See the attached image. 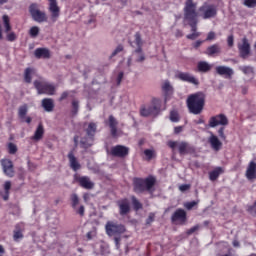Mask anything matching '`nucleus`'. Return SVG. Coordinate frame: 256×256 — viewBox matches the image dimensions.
Returning a JSON list of instances; mask_svg holds the SVG:
<instances>
[{
  "label": "nucleus",
  "mask_w": 256,
  "mask_h": 256,
  "mask_svg": "<svg viewBox=\"0 0 256 256\" xmlns=\"http://www.w3.org/2000/svg\"><path fill=\"white\" fill-rule=\"evenodd\" d=\"M29 111V107L27 104H24L18 108V118L20 119L21 123H31L33 119L30 116H27Z\"/></svg>",
  "instance_id": "nucleus-17"
},
{
  "label": "nucleus",
  "mask_w": 256,
  "mask_h": 256,
  "mask_svg": "<svg viewBox=\"0 0 256 256\" xmlns=\"http://www.w3.org/2000/svg\"><path fill=\"white\" fill-rule=\"evenodd\" d=\"M7 41L13 43V41H17V34L15 32H10L7 34Z\"/></svg>",
  "instance_id": "nucleus-49"
},
{
  "label": "nucleus",
  "mask_w": 256,
  "mask_h": 256,
  "mask_svg": "<svg viewBox=\"0 0 256 256\" xmlns=\"http://www.w3.org/2000/svg\"><path fill=\"white\" fill-rule=\"evenodd\" d=\"M215 37H216L215 32L211 31L208 33L206 41H213V39H215Z\"/></svg>",
  "instance_id": "nucleus-57"
},
{
  "label": "nucleus",
  "mask_w": 256,
  "mask_h": 256,
  "mask_svg": "<svg viewBox=\"0 0 256 256\" xmlns=\"http://www.w3.org/2000/svg\"><path fill=\"white\" fill-rule=\"evenodd\" d=\"M134 38V43L137 46L136 49H143V39H141V33L136 32Z\"/></svg>",
  "instance_id": "nucleus-38"
},
{
  "label": "nucleus",
  "mask_w": 256,
  "mask_h": 256,
  "mask_svg": "<svg viewBox=\"0 0 256 256\" xmlns=\"http://www.w3.org/2000/svg\"><path fill=\"white\" fill-rule=\"evenodd\" d=\"M108 125L110 127V134L114 139H117V137L121 136V131L117 129V127L119 126V121H117V118L115 116H109Z\"/></svg>",
  "instance_id": "nucleus-16"
},
{
  "label": "nucleus",
  "mask_w": 256,
  "mask_h": 256,
  "mask_svg": "<svg viewBox=\"0 0 256 256\" xmlns=\"http://www.w3.org/2000/svg\"><path fill=\"white\" fill-rule=\"evenodd\" d=\"M200 226L199 225H195L192 228H190L189 230H187V235H193V233H195V231H199Z\"/></svg>",
  "instance_id": "nucleus-52"
},
{
  "label": "nucleus",
  "mask_w": 256,
  "mask_h": 256,
  "mask_svg": "<svg viewBox=\"0 0 256 256\" xmlns=\"http://www.w3.org/2000/svg\"><path fill=\"white\" fill-rule=\"evenodd\" d=\"M132 55L136 56V63H143V61H145V53H143V49L141 48H136L132 52Z\"/></svg>",
  "instance_id": "nucleus-36"
},
{
  "label": "nucleus",
  "mask_w": 256,
  "mask_h": 256,
  "mask_svg": "<svg viewBox=\"0 0 256 256\" xmlns=\"http://www.w3.org/2000/svg\"><path fill=\"white\" fill-rule=\"evenodd\" d=\"M131 199H132V205H133L134 211H139V210L143 209V204L141 202H139L137 197L132 196Z\"/></svg>",
  "instance_id": "nucleus-39"
},
{
  "label": "nucleus",
  "mask_w": 256,
  "mask_h": 256,
  "mask_svg": "<svg viewBox=\"0 0 256 256\" xmlns=\"http://www.w3.org/2000/svg\"><path fill=\"white\" fill-rule=\"evenodd\" d=\"M199 11L202 19H215L217 17V6L213 4H203Z\"/></svg>",
  "instance_id": "nucleus-7"
},
{
  "label": "nucleus",
  "mask_w": 256,
  "mask_h": 256,
  "mask_svg": "<svg viewBox=\"0 0 256 256\" xmlns=\"http://www.w3.org/2000/svg\"><path fill=\"white\" fill-rule=\"evenodd\" d=\"M42 107L45 111H47L48 113H51V111H53V109H55V103L53 102V99H51V98H44L42 100Z\"/></svg>",
  "instance_id": "nucleus-28"
},
{
  "label": "nucleus",
  "mask_w": 256,
  "mask_h": 256,
  "mask_svg": "<svg viewBox=\"0 0 256 256\" xmlns=\"http://www.w3.org/2000/svg\"><path fill=\"white\" fill-rule=\"evenodd\" d=\"M94 141H95V138L91 136L82 137L80 140V147L82 149H89V147H93Z\"/></svg>",
  "instance_id": "nucleus-26"
},
{
  "label": "nucleus",
  "mask_w": 256,
  "mask_h": 256,
  "mask_svg": "<svg viewBox=\"0 0 256 256\" xmlns=\"http://www.w3.org/2000/svg\"><path fill=\"white\" fill-rule=\"evenodd\" d=\"M77 215H80V217H85V206L81 205L78 209L76 208Z\"/></svg>",
  "instance_id": "nucleus-50"
},
{
  "label": "nucleus",
  "mask_w": 256,
  "mask_h": 256,
  "mask_svg": "<svg viewBox=\"0 0 256 256\" xmlns=\"http://www.w3.org/2000/svg\"><path fill=\"white\" fill-rule=\"evenodd\" d=\"M74 181H76V183H78L83 189L91 190L93 189V187H95V183L91 181V178H89V176H79L75 174Z\"/></svg>",
  "instance_id": "nucleus-13"
},
{
  "label": "nucleus",
  "mask_w": 256,
  "mask_h": 256,
  "mask_svg": "<svg viewBox=\"0 0 256 256\" xmlns=\"http://www.w3.org/2000/svg\"><path fill=\"white\" fill-rule=\"evenodd\" d=\"M39 31H40V29L38 26L31 27L29 30L30 37H32V39L37 38L39 36Z\"/></svg>",
  "instance_id": "nucleus-43"
},
{
  "label": "nucleus",
  "mask_w": 256,
  "mask_h": 256,
  "mask_svg": "<svg viewBox=\"0 0 256 256\" xmlns=\"http://www.w3.org/2000/svg\"><path fill=\"white\" fill-rule=\"evenodd\" d=\"M10 190H11V181H6L4 184V191L5 193H9Z\"/></svg>",
  "instance_id": "nucleus-56"
},
{
  "label": "nucleus",
  "mask_w": 256,
  "mask_h": 256,
  "mask_svg": "<svg viewBox=\"0 0 256 256\" xmlns=\"http://www.w3.org/2000/svg\"><path fill=\"white\" fill-rule=\"evenodd\" d=\"M86 237H87L88 241H91V239H93V237H95V234H93V232H88L86 234Z\"/></svg>",
  "instance_id": "nucleus-64"
},
{
  "label": "nucleus",
  "mask_w": 256,
  "mask_h": 256,
  "mask_svg": "<svg viewBox=\"0 0 256 256\" xmlns=\"http://www.w3.org/2000/svg\"><path fill=\"white\" fill-rule=\"evenodd\" d=\"M36 59H51V51L47 48H37L34 51Z\"/></svg>",
  "instance_id": "nucleus-22"
},
{
  "label": "nucleus",
  "mask_w": 256,
  "mask_h": 256,
  "mask_svg": "<svg viewBox=\"0 0 256 256\" xmlns=\"http://www.w3.org/2000/svg\"><path fill=\"white\" fill-rule=\"evenodd\" d=\"M110 154L112 157H119L120 159H124L129 155V147L124 145H116L111 148Z\"/></svg>",
  "instance_id": "nucleus-15"
},
{
  "label": "nucleus",
  "mask_w": 256,
  "mask_h": 256,
  "mask_svg": "<svg viewBox=\"0 0 256 256\" xmlns=\"http://www.w3.org/2000/svg\"><path fill=\"white\" fill-rule=\"evenodd\" d=\"M238 53L241 59H249L251 56V43L247 37L242 38V42L238 43Z\"/></svg>",
  "instance_id": "nucleus-8"
},
{
  "label": "nucleus",
  "mask_w": 256,
  "mask_h": 256,
  "mask_svg": "<svg viewBox=\"0 0 256 256\" xmlns=\"http://www.w3.org/2000/svg\"><path fill=\"white\" fill-rule=\"evenodd\" d=\"M125 76L124 72H119L117 79H116V83L117 85H121V82L123 81V77Z\"/></svg>",
  "instance_id": "nucleus-54"
},
{
  "label": "nucleus",
  "mask_w": 256,
  "mask_h": 256,
  "mask_svg": "<svg viewBox=\"0 0 256 256\" xmlns=\"http://www.w3.org/2000/svg\"><path fill=\"white\" fill-rule=\"evenodd\" d=\"M97 133V124L95 122H90L86 128V135L95 139V134Z\"/></svg>",
  "instance_id": "nucleus-33"
},
{
  "label": "nucleus",
  "mask_w": 256,
  "mask_h": 256,
  "mask_svg": "<svg viewBox=\"0 0 256 256\" xmlns=\"http://www.w3.org/2000/svg\"><path fill=\"white\" fill-rule=\"evenodd\" d=\"M34 87L38 92V95H55V85L47 81H34Z\"/></svg>",
  "instance_id": "nucleus-4"
},
{
  "label": "nucleus",
  "mask_w": 256,
  "mask_h": 256,
  "mask_svg": "<svg viewBox=\"0 0 256 256\" xmlns=\"http://www.w3.org/2000/svg\"><path fill=\"white\" fill-rule=\"evenodd\" d=\"M3 19V23H4V29H5V33H9V31H11V20L9 19V16L4 15L2 17Z\"/></svg>",
  "instance_id": "nucleus-41"
},
{
  "label": "nucleus",
  "mask_w": 256,
  "mask_h": 256,
  "mask_svg": "<svg viewBox=\"0 0 256 256\" xmlns=\"http://www.w3.org/2000/svg\"><path fill=\"white\" fill-rule=\"evenodd\" d=\"M80 102L78 99H73L71 102L70 117L79 115Z\"/></svg>",
  "instance_id": "nucleus-29"
},
{
  "label": "nucleus",
  "mask_w": 256,
  "mask_h": 256,
  "mask_svg": "<svg viewBox=\"0 0 256 256\" xmlns=\"http://www.w3.org/2000/svg\"><path fill=\"white\" fill-rule=\"evenodd\" d=\"M208 141H209V143H210V145H211V147L214 151H220L221 150V147L223 146V143H221L219 141V138H217V136L211 135V137L209 138Z\"/></svg>",
  "instance_id": "nucleus-27"
},
{
  "label": "nucleus",
  "mask_w": 256,
  "mask_h": 256,
  "mask_svg": "<svg viewBox=\"0 0 256 256\" xmlns=\"http://www.w3.org/2000/svg\"><path fill=\"white\" fill-rule=\"evenodd\" d=\"M153 221H155V214L151 213L149 214L147 220H146V223H153Z\"/></svg>",
  "instance_id": "nucleus-61"
},
{
  "label": "nucleus",
  "mask_w": 256,
  "mask_h": 256,
  "mask_svg": "<svg viewBox=\"0 0 256 256\" xmlns=\"http://www.w3.org/2000/svg\"><path fill=\"white\" fill-rule=\"evenodd\" d=\"M189 113L192 115H201L205 107V93L196 92L188 96L186 100Z\"/></svg>",
  "instance_id": "nucleus-2"
},
{
  "label": "nucleus",
  "mask_w": 256,
  "mask_h": 256,
  "mask_svg": "<svg viewBox=\"0 0 256 256\" xmlns=\"http://www.w3.org/2000/svg\"><path fill=\"white\" fill-rule=\"evenodd\" d=\"M114 242H115V245H116L117 249H119V245L121 243V236H115L114 237Z\"/></svg>",
  "instance_id": "nucleus-62"
},
{
  "label": "nucleus",
  "mask_w": 256,
  "mask_h": 256,
  "mask_svg": "<svg viewBox=\"0 0 256 256\" xmlns=\"http://www.w3.org/2000/svg\"><path fill=\"white\" fill-rule=\"evenodd\" d=\"M243 5L249 9H253L256 7V0H244Z\"/></svg>",
  "instance_id": "nucleus-46"
},
{
  "label": "nucleus",
  "mask_w": 256,
  "mask_h": 256,
  "mask_svg": "<svg viewBox=\"0 0 256 256\" xmlns=\"http://www.w3.org/2000/svg\"><path fill=\"white\" fill-rule=\"evenodd\" d=\"M117 205L119 207V214L122 217H125V215H128V213H131V205L129 204L128 199L119 200Z\"/></svg>",
  "instance_id": "nucleus-19"
},
{
  "label": "nucleus",
  "mask_w": 256,
  "mask_h": 256,
  "mask_svg": "<svg viewBox=\"0 0 256 256\" xmlns=\"http://www.w3.org/2000/svg\"><path fill=\"white\" fill-rule=\"evenodd\" d=\"M178 151L180 155H193L195 153V147L187 142H180L178 144Z\"/></svg>",
  "instance_id": "nucleus-20"
},
{
  "label": "nucleus",
  "mask_w": 256,
  "mask_h": 256,
  "mask_svg": "<svg viewBox=\"0 0 256 256\" xmlns=\"http://www.w3.org/2000/svg\"><path fill=\"white\" fill-rule=\"evenodd\" d=\"M19 239H23V224H16L13 231V240L19 241Z\"/></svg>",
  "instance_id": "nucleus-30"
},
{
  "label": "nucleus",
  "mask_w": 256,
  "mask_h": 256,
  "mask_svg": "<svg viewBox=\"0 0 256 256\" xmlns=\"http://www.w3.org/2000/svg\"><path fill=\"white\" fill-rule=\"evenodd\" d=\"M68 159L72 170L79 171V169H81V164L79 163V161H77V158L75 157V154H73V151H70L68 153Z\"/></svg>",
  "instance_id": "nucleus-23"
},
{
  "label": "nucleus",
  "mask_w": 256,
  "mask_h": 256,
  "mask_svg": "<svg viewBox=\"0 0 256 256\" xmlns=\"http://www.w3.org/2000/svg\"><path fill=\"white\" fill-rule=\"evenodd\" d=\"M2 169L7 177H14L13 162L9 159L1 160Z\"/></svg>",
  "instance_id": "nucleus-21"
},
{
  "label": "nucleus",
  "mask_w": 256,
  "mask_h": 256,
  "mask_svg": "<svg viewBox=\"0 0 256 256\" xmlns=\"http://www.w3.org/2000/svg\"><path fill=\"white\" fill-rule=\"evenodd\" d=\"M191 189V184H182L179 186V191L185 193V191H189Z\"/></svg>",
  "instance_id": "nucleus-51"
},
{
  "label": "nucleus",
  "mask_w": 256,
  "mask_h": 256,
  "mask_svg": "<svg viewBox=\"0 0 256 256\" xmlns=\"http://www.w3.org/2000/svg\"><path fill=\"white\" fill-rule=\"evenodd\" d=\"M246 177L249 180L256 179V163L251 161L246 170Z\"/></svg>",
  "instance_id": "nucleus-25"
},
{
  "label": "nucleus",
  "mask_w": 256,
  "mask_h": 256,
  "mask_svg": "<svg viewBox=\"0 0 256 256\" xmlns=\"http://www.w3.org/2000/svg\"><path fill=\"white\" fill-rule=\"evenodd\" d=\"M70 201L72 209L77 210V205H79V196L75 193L71 194Z\"/></svg>",
  "instance_id": "nucleus-40"
},
{
  "label": "nucleus",
  "mask_w": 256,
  "mask_h": 256,
  "mask_svg": "<svg viewBox=\"0 0 256 256\" xmlns=\"http://www.w3.org/2000/svg\"><path fill=\"white\" fill-rule=\"evenodd\" d=\"M220 54H221V46H219V44L211 45L205 51V55H208V57H215V55H220Z\"/></svg>",
  "instance_id": "nucleus-24"
},
{
  "label": "nucleus",
  "mask_w": 256,
  "mask_h": 256,
  "mask_svg": "<svg viewBox=\"0 0 256 256\" xmlns=\"http://www.w3.org/2000/svg\"><path fill=\"white\" fill-rule=\"evenodd\" d=\"M175 37H177V39L183 37V30L177 29V30L175 31Z\"/></svg>",
  "instance_id": "nucleus-63"
},
{
  "label": "nucleus",
  "mask_w": 256,
  "mask_h": 256,
  "mask_svg": "<svg viewBox=\"0 0 256 256\" xmlns=\"http://www.w3.org/2000/svg\"><path fill=\"white\" fill-rule=\"evenodd\" d=\"M195 205H197V202L192 201V202H187L184 207H186L188 209V211H191V209H193V207H195Z\"/></svg>",
  "instance_id": "nucleus-53"
},
{
  "label": "nucleus",
  "mask_w": 256,
  "mask_h": 256,
  "mask_svg": "<svg viewBox=\"0 0 256 256\" xmlns=\"http://www.w3.org/2000/svg\"><path fill=\"white\" fill-rule=\"evenodd\" d=\"M222 167H216L213 171L209 173V179L210 181H217L219 179V175H222L223 173Z\"/></svg>",
  "instance_id": "nucleus-35"
},
{
  "label": "nucleus",
  "mask_w": 256,
  "mask_h": 256,
  "mask_svg": "<svg viewBox=\"0 0 256 256\" xmlns=\"http://www.w3.org/2000/svg\"><path fill=\"white\" fill-rule=\"evenodd\" d=\"M162 91L165 93V101L170 95H173V86H171V82L165 81L162 85Z\"/></svg>",
  "instance_id": "nucleus-34"
},
{
  "label": "nucleus",
  "mask_w": 256,
  "mask_h": 256,
  "mask_svg": "<svg viewBox=\"0 0 256 256\" xmlns=\"http://www.w3.org/2000/svg\"><path fill=\"white\" fill-rule=\"evenodd\" d=\"M168 147H170V149H175V147H179V142L169 141Z\"/></svg>",
  "instance_id": "nucleus-59"
},
{
  "label": "nucleus",
  "mask_w": 256,
  "mask_h": 256,
  "mask_svg": "<svg viewBox=\"0 0 256 256\" xmlns=\"http://www.w3.org/2000/svg\"><path fill=\"white\" fill-rule=\"evenodd\" d=\"M184 21L191 27V34L186 36V39L195 41L197 37H201V32H197V25L199 24V14L197 13V4L193 0H186L184 6Z\"/></svg>",
  "instance_id": "nucleus-1"
},
{
  "label": "nucleus",
  "mask_w": 256,
  "mask_h": 256,
  "mask_svg": "<svg viewBox=\"0 0 256 256\" xmlns=\"http://www.w3.org/2000/svg\"><path fill=\"white\" fill-rule=\"evenodd\" d=\"M33 73H35V69L30 68V67L25 69V71H24V81H25V83H31V81H32L31 75H33Z\"/></svg>",
  "instance_id": "nucleus-37"
},
{
  "label": "nucleus",
  "mask_w": 256,
  "mask_h": 256,
  "mask_svg": "<svg viewBox=\"0 0 256 256\" xmlns=\"http://www.w3.org/2000/svg\"><path fill=\"white\" fill-rule=\"evenodd\" d=\"M172 223H179V225H185L187 223V212L181 208H178L171 216Z\"/></svg>",
  "instance_id": "nucleus-14"
},
{
  "label": "nucleus",
  "mask_w": 256,
  "mask_h": 256,
  "mask_svg": "<svg viewBox=\"0 0 256 256\" xmlns=\"http://www.w3.org/2000/svg\"><path fill=\"white\" fill-rule=\"evenodd\" d=\"M239 69L244 75H251L253 73V67L251 66H240Z\"/></svg>",
  "instance_id": "nucleus-44"
},
{
  "label": "nucleus",
  "mask_w": 256,
  "mask_h": 256,
  "mask_svg": "<svg viewBox=\"0 0 256 256\" xmlns=\"http://www.w3.org/2000/svg\"><path fill=\"white\" fill-rule=\"evenodd\" d=\"M29 13L36 23H47L48 17L47 13L39 10V5L37 3H32L29 6Z\"/></svg>",
  "instance_id": "nucleus-6"
},
{
  "label": "nucleus",
  "mask_w": 256,
  "mask_h": 256,
  "mask_svg": "<svg viewBox=\"0 0 256 256\" xmlns=\"http://www.w3.org/2000/svg\"><path fill=\"white\" fill-rule=\"evenodd\" d=\"M124 47H123V44H119L115 50L112 52L111 54V58L115 57L116 55H119V53H121L123 51Z\"/></svg>",
  "instance_id": "nucleus-48"
},
{
  "label": "nucleus",
  "mask_w": 256,
  "mask_h": 256,
  "mask_svg": "<svg viewBox=\"0 0 256 256\" xmlns=\"http://www.w3.org/2000/svg\"><path fill=\"white\" fill-rule=\"evenodd\" d=\"M227 43H228V47H233V45H234V37H233V35L228 36Z\"/></svg>",
  "instance_id": "nucleus-58"
},
{
  "label": "nucleus",
  "mask_w": 256,
  "mask_h": 256,
  "mask_svg": "<svg viewBox=\"0 0 256 256\" xmlns=\"http://www.w3.org/2000/svg\"><path fill=\"white\" fill-rule=\"evenodd\" d=\"M218 135H219V137H221L223 140L226 139V137H225V127L219 128V130H218Z\"/></svg>",
  "instance_id": "nucleus-55"
},
{
  "label": "nucleus",
  "mask_w": 256,
  "mask_h": 256,
  "mask_svg": "<svg viewBox=\"0 0 256 256\" xmlns=\"http://www.w3.org/2000/svg\"><path fill=\"white\" fill-rule=\"evenodd\" d=\"M170 121H172V123H177L179 121V113H177V111L172 110L170 112Z\"/></svg>",
  "instance_id": "nucleus-45"
},
{
  "label": "nucleus",
  "mask_w": 256,
  "mask_h": 256,
  "mask_svg": "<svg viewBox=\"0 0 256 256\" xmlns=\"http://www.w3.org/2000/svg\"><path fill=\"white\" fill-rule=\"evenodd\" d=\"M49 7L48 11L51 13L50 19L52 23H57V19H59V15H61V8L57 5V0H48Z\"/></svg>",
  "instance_id": "nucleus-12"
},
{
  "label": "nucleus",
  "mask_w": 256,
  "mask_h": 256,
  "mask_svg": "<svg viewBox=\"0 0 256 256\" xmlns=\"http://www.w3.org/2000/svg\"><path fill=\"white\" fill-rule=\"evenodd\" d=\"M8 153H10V155H15V153H17V145L10 142L8 144Z\"/></svg>",
  "instance_id": "nucleus-47"
},
{
  "label": "nucleus",
  "mask_w": 256,
  "mask_h": 256,
  "mask_svg": "<svg viewBox=\"0 0 256 256\" xmlns=\"http://www.w3.org/2000/svg\"><path fill=\"white\" fill-rule=\"evenodd\" d=\"M209 127L215 128L219 125L222 127H226V125H229V119H227V116L225 114H218L216 116H212L209 119Z\"/></svg>",
  "instance_id": "nucleus-9"
},
{
  "label": "nucleus",
  "mask_w": 256,
  "mask_h": 256,
  "mask_svg": "<svg viewBox=\"0 0 256 256\" xmlns=\"http://www.w3.org/2000/svg\"><path fill=\"white\" fill-rule=\"evenodd\" d=\"M176 79L180 81H184V83H190L191 85L199 86V79L193 76V74L189 72H178L175 75Z\"/></svg>",
  "instance_id": "nucleus-10"
},
{
  "label": "nucleus",
  "mask_w": 256,
  "mask_h": 256,
  "mask_svg": "<svg viewBox=\"0 0 256 256\" xmlns=\"http://www.w3.org/2000/svg\"><path fill=\"white\" fill-rule=\"evenodd\" d=\"M156 180L153 176H150L146 179L143 178H134L133 179V190L135 193H145L148 191L151 193L153 187H155Z\"/></svg>",
  "instance_id": "nucleus-3"
},
{
  "label": "nucleus",
  "mask_w": 256,
  "mask_h": 256,
  "mask_svg": "<svg viewBox=\"0 0 256 256\" xmlns=\"http://www.w3.org/2000/svg\"><path fill=\"white\" fill-rule=\"evenodd\" d=\"M105 229H106V234L109 237H113V236L117 237L119 235H123V233L127 231V229L125 228V225L119 224L114 221H108L105 225Z\"/></svg>",
  "instance_id": "nucleus-5"
},
{
  "label": "nucleus",
  "mask_w": 256,
  "mask_h": 256,
  "mask_svg": "<svg viewBox=\"0 0 256 256\" xmlns=\"http://www.w3.org/2000/svg\"><path fill=\"white\" fill-rule=\"evenodd\" d=\"M161 111V106L159 104H153L152 106L145 107L143 106L140 109V115L142 117H149L153 115L154 117H157Z\"/></svg>",
  "instance_id": "nucleus-11"
},
{
  "label": "nucleus",
  "mask_w": 256,
  "mask_h": 256,
  "mask_svg": "<svg viewBox=\"0 0 256 256\" xmlns=\"http://www.w3.org/2000/svg\"><path fill=\"white\" fill-rule=\"evenodd\" d=\"M197 69L199 73H209V71L212 69V66L207 61H200L197 64Z\"/></svg>",
  "instance_id": "nucleus-31"
},
{
  "label": "nucleus",
  "mask_w": 256,
  "mask_h": 256,
  "mask_svg": "<svg viewBox=\"0 0 256 256\" xmlns=\"http://www.w3.org/2000/svg\"><path fill=\"white\" fill-rule=\"evenodd\" d=\"M144 155H145L147 161H151V159H155V157L157 156V154L155 153V151L153 149L144 150Z\"/></svg>",
  "instance_id": "nucleus-42"
},
{
  "label": "nucleus",
  "mask_w": 256,
  "mask_h": 256,
  "mask_svg": "<svg viewBox=\"0 0 256 256\" xmlns=\"http://www.w3.org/2000/svg\"><path fill=\"white\" fill-rule=\"evenodd\" d=\"M44 134H45V128H43V124L40 123L37 129L35 130V133L32 139L34 141H41V139H43Z\"/></svg>",
  "instance_id": "nucleus-32"
},
{
  "label": "nucleus",
  "mask_w": 256,
  "mask_h": 256,
  "mask_svg": "<svg viewBox=\"0 0 256 256\" xmlns=\"http://www.w3.org/2000/svg\"><path fill=\"white\" fill-rule=\"evenodd\" d=\"M67 97H69V91H64L60 98H59V101H65V99H67Z\"/></svg>",
  "instance_id": "nucleus-60"
},
{
  "label": "nucleus",
  "mask_w": 256,
  "mask_h": 256,
  "mask_svg": "<svg viewBox=\"0 0 256 256\" xmlns=\"http://www.w3.org/2000/svg\"><path fill=\"white\" fill-rule=\"evenodd\" d=\"M215 71L217 75H220L221 77H225V79H231L234 75L233 68L228 67V66H217L215 68Z\"/></svg>",
  "instance_id": "nucleus-18"
}]
</instances>
